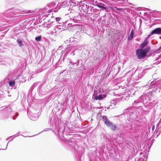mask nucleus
Listing matches in <instances>:
<instances>
[{"mask_svg":"<svg viewBox=\"0 0 161 161\" xmlns=\"http://www.w3.org/2000/svg\"><path fill=\"white\" fill-rule=\"evenodd\" d=\"M41 36H39L36 37L35 40L37 41H39L41 40Z\"/></svg>","mask_w":161,"mask_h":161,"instance_id":"9b49d317","label":"nucleus"},{"mask_svg":"<svg viewBox=\"0 0 161 161\" xmlns=\"http://www.w3.org/2000/svg\"><path fill=\"white\" fill-rule=\"evenodd\" d=\"M148 43V41L147 40V39H145L141 45V47L142 48L141 49H142L146 47Z\"/></svg>","mask_w":161,"mask_h":161,"instance_id":"7ed1b4c3","label":"nucleus"},{"mask_svg":"<svg viewBox=\"0 0 161 161\" xmlns=\"http://www.w3.org/2000/svg\"><path fill=\"white\" fill-rule=\"evenodd\" d=\"M154 127H155L154 125H153V126L152 128V130H154Z\"/></svg>","mask_w":161,"mask_h":161,"instance_id":"2eb2a0df","label":"nucleus"},{"mask_svg":"<svg viewBox=\"0 0 161 161\" xmlns=\"http://www.w3.org/2000/svg\"><path fill=\"white\" fill-rule=\"evenodd\" d=\"M114 8L117 10H120L121 11H122L123 10V9L122 8H117L116 7H114Z\"/></svg>","mask_w":161,"mask_h":161,"instance_id":"ddd939ff","label":"nucleus"},{"mask_svg":"<svg viewBox=\"0 0 161 161\" xmlns=\"http://www.w3.org/2000/svg\"><path fill=\"white\" fill-rule=\"evenodd\" d=\"M133 35H134V32H133V30H132L130 32V37L129 38V39H130V40H131L133 38Z\"/></svg>","mask_w":161,"mask_h":161,"instance_id":"0eeeda50","label":"nucleus"},{"mask_svg":"<svg viewBox=\"0 0 161 161\" xmlns=\"http://www.w3.org/2000/svg\"><path fill=\"white\" fill-rule=\"evenodd\" d=\"M112 130H115L116 129V126L115 125H114L113 124H112V125L109 126V127Z\"/></svg>","mask_w":161,"mask_h":161,"instance_id":"39448f33","label":"nucleus"},{"mask_svg":"<svg viewBox=\"0 0 161 161\" xmlns=\"http://www.w3.org/2000/svg\"><path fill=\"white\" fill-rule=\"evenodd\" d=\"M56 20L57 21H59L60 20V18L59 17H57L56 18Z\"/></svg>","mask_w":161,"mask_h":161,"instance_id":"4468645a","label":"nucleus"},{"mask_svg":"<svg viewBox=\"0 0 161 161\" xmlns=\"http://www.w3.org/2000/svg\"><path fill=\"white\" fill-rule=\"evenodd\" d=\"M161 34V28H158L153 30L149 35L148 37H149L150 36L153 34Z\"/></svg>","mask_w":161,"mask_h":161,"instance_id":"f03ea898","label":"nucleus"},{"mask_svg":"<svg viewBox=\"0 0 161 161\" xmlns=\"http://www.w3.org/2000/svg\"><path fill=\"white\" fill-rule=\"evenodd\" d=\"M102 119L104 122V123H105V122L107 121L108 120V119L107 118L106 116H103L102 117Z\"/></svg>","mask_w":161,"mask_h":161,"instance_id":"1a4fd4ad","label":"nucleus"},{"mask_svg":"<svg viewBox=\"0 0 161 161\" xmlns=\"http://www.w3.org/2000/svg\"><path fill=\"white\" fill-rule=\"evenodd\" d=\"M106 96L105 95H100L98 96H96L95 97V99L97 100H100L102 99V98L104 97H105Z\"/></svg>","mask_w":161,"mask_h":161,"instance_id":"20e7f679","label":"nucleus"},{"mask_svg":"<svg viewBox=\"0 0 161 161\" xmlns=\"http://www.w3.org/2000/svg\"><path fill=\"white\" fill-rule=\"evenodd\" d=\"M112 123L109 120H108L107 121L105 122V124L107 125V126L108 127H109V126L111 125H112Z\"/></svg>","mask_w":161,"mask_h":161,"instance_id":"6e6552de","label":"nucleus"},{"mask_svg":"<svg viewBox=\"0 0 161 161\" xmlns=\"http://www.w3.org/2000/svg\"><path fill=\"white\" fill-rule=\"evenodd\" d=\"M97 6L99 8H102V10H105L106 9V7L97 4Z\"/></svg>","mask_w":161,"mask_h":161,"instance_id":"9d476101","label":"nucleus"},{"mask_svg":"<svg viewBox=\"0 0 161 161\" xmlns=\"http://www.w3.org/2000/svg\"><path fill=\"white\" fill-rule=\"evenodd\" d=\"M17 42H18L19 44L20 47H21L22 41L21 40L19 41L17 40Z\"/></svg>","mask_w":161,"mask_h":161,"instance_id":"f8f14e48","label":"nucleus"},{"mask_svg":"<svg viewBox=\"0 0 161 161\" xmlns=\"http://www.w3.org/2000/svg\"><path fill=\"white\" fill-rule=\"evenodd\" d=\"M150 49V47H148L144 49H138L136 50V54L139 59H141L146 56L147 54Z\"/></svg>","mask_w":161,"mask_h":161,"instance_id":"f257e3e1","label":"nucleus"},{"mask_svg":"<svg viewBox=\"0 0 161 161\" xmlns=\"http://www.w3.org/2000/svg\"><path fill=\"white\" fill-rule=\"evenodd\" d=\"M15 81L14 80L13 81H10L9 82V85L10 86H12L15 85Z\"/></svg>","mask_w":161,"mask_h":161,"instance_id":"423d86ee","label":"nucleus"}]
</instances>
